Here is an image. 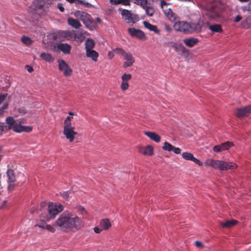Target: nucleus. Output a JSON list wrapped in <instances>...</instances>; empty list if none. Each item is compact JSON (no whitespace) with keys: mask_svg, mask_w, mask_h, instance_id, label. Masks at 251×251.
I'll list each match as a JSON object with an SVG mask.
<instances>
[{"mask_svg":"<svg viewBox=\"0 0 251 251\" xmlns=\"http://www.w3.org/2000/svg\"><path fill=\"white\" fill-rule=\"evenodd\" d=\"M82 222L81 218L75 212L65 211L54 222V226L64 231L75 232L80 228Z\"/></svg>","mask_w":251,"mask_h":251,"instance_id":"nucleus-1","label":"nucleus"},{"mask_svg":"<svg viewBox=\"0 0 251 251\" xmlns=\"http://www.w3.org/2000/svg\"><path fill=\"white\" fill-rule=\"evenodd\" d=\"M6 123L7 126L5 125L2 122H0V135H2L3 131L8 129H12L16 132H21L23 131L30 132L32 130V127L29 126H22V124L25 123V120L24 119H19L15 120L11 116L7 117Z\"/></svg>","mask_w":251,"mask_h":251,"instance_id":"nucleus-2","label":"nucleus"},{"mask_svg":"<svg viewBox=\"0 0 251 251\" xmlns=\"http://www.w3.org/2000/svg\"><path fill=\"white\" fill-rule=\"evenodd\" d=\"M204 164L205 166L212 167L221 171H225L228 169L234 170L237 167V165L234 163L227 162L223 160H215L211 158L207 159Z\"/></svg>","mask_w":251,"mask_h":251,"instance_id":"nucleus-3","label":"nucleus"},{"mask_svg":"<svg viewBox=\"0 0 251 251\" xmlns=\"http://www.w3.org/2000/svg\"><path fill=\"white\" fill-rule=\"evenodd\" d=\"M74 15L79 19L87 28L90 30H94L96 28L97 25L96 21L88 13L84 11L76 10L74 12Z\"/></svg>","mask_w":251,"mask_h":251,"instance_id":"nucleus-4","label":"nucleus"},{"mask_svg":"<svg viewBox=\"0 0 251 251\" xmlns=\"http://www.w3.org/2000/svg\"><path fill=\"white\" fill-rule=\"evenodd\" d=\"M63 210V207L61 204L51 203L48 206L49 215H46V216L42 215V217L46 221L49 222L54 216L57 215L59 212H61Z\"/></svg>","mask_w":251,"mask_h":251,"instance_id":"nucleus-5","label":"nucleus"},{"mask_svg":"<svg viewBox=\"0 0 251 251\" xmlns=\"http://www.w3.org/2000/svg\"><path fill=\"white\" fill-rule=\"evenodd\" d=\"M117 50L119 53L121 54L125 60L123 65L124 68H126L133 65L135 62V59L130 52H126L120 49H117Z\"/></svg>","mask_w":251,"mask_h":251,"instance_id":"nucleus-6","label":"nucleus"},{"mask_svg":"<svg viewBox=\"0 0 251 251\" xmlns=\"http://www.w3.org/2000/svg\"><path fill=\"white\" fill-rule=\"evenodd\" d=\"M57 35L60 39L69 41H76V34L74 30H59Z\"/></svg>","mask_w":251,"mask_h":251,"instance_id":"nucleus-7","label":"nucleus"},{"mask_svg":"<svg viewBox=\"0 0 251 251\" xmlns=\"http://www.w3.org/2000/svg\"><path fill=\"white\" fill-rule=\"evenodd\" d=\"M57 63L59 71L63 73L65 76H70L72 75V69L64 60L61 59H58Z\"/></svg>","mask_w":251,"mask_h":251,"instance_id":"nucleus-8","label":"nucleus"},{"mask_svg":"<svg viewBox=\"0 0 251 251\" xmlns=\"http://www.w3.org/2000/svg\"><path fill=\"white\" fill-rule=\"evenodd\" d=\"M63 134L66 138L69 140L70 142H72L74 140L75 137L77 134V132L75 131L74 126L69 125H64Z\"/></svg>","mask_w":251,"mask_h":251,"instance_id":"nucleus-9","label":"nucleus"},{"mask_svg":"<svg viewBox=\"0 0 251 251\" xmlns=\"http://www.w3.org/2000/svg\"><path fill=\"white\" fill-rule=\"evenodd\" d=\"M189 23L184 21H177L174 25L175 30L185 33H189Z\"/></svg>","mask_w":251,"mask_h":251,"instance_id":"nucleus-10","label":"nucleus"},{"mask_svg":"<svg viewBox=\"0 0 251 251\" xmlns=\"http://www.w3.org/2000/svg\"><path fill=\"white\" fill-rule=\"evenodd\" d=\"M233 144L229 141L222 143L220 145L214 146L213 150L215 152H219L222 151L228 150L230 147L233 146Z\"/></svg>","mask_w":251,"mask_h":251,"instance_id":"nucleus-11","label":"nucleus"},{"mask_svg":"<svg viewBox=\"0 0 251 251\" xmlns=\"http://www.w3.org/2000/svg\"><path fill=\"white\" fill-rule=\"evenodd\" d=\"M121 14L123 18L127 23H134L136 21V16H132L129 11L127 10H123Z\"/></svg>","mask_w":251,"mask_h":251,"instance_id":"nucleus-12","label":"nucleus"},{"mask_svg":"<svg viewBox=\"0 0 251 251\" xmlns=\"http://www.w3.org/2000/svg\"><path fill=\"white\" fill-rule=\"evenodd\" d=\"M251 112V107L249 105L243 108L238 109L236 112V115L238 118H242L248 116Z\"/></svg>","mask_w":251,"mask_h":251,"instance_id":"nucleus-13","label":"nucleus"},{"mask_svg":"<svg viewBox=\"0 0 251 251\" xmlns=\"http://www.w3.org/2000/svg\"><path fill=\"white\" fill-rule=\"evenodd\" d=\"M7 176L8 180V189L9 190H12L14 187V182L15 181V176L13 170L8 169L7 171Z\"/></svg>","mask_w":251,"mask_h":251,"instance_id":"nucleus-14","label":"nucleus"},{"mask_svg":"<svg viewBox=\"0 0 251 251\" xmlns=\"http://www.w3.org/2000/svg\"><path fill=\"white\" fill-rule=\"evenodd\" d=\"M56 47L58 50L62 51L65 54H68L70 53L72 47L67 43L57 44Z\"/></svg>","mask_w":251,"mask_h":251,"instance_id":"nucleus-15","label":"nucleus"},{"mask_svg":"<svg viewBox=\"0 0 251 251\" xmlns=\"http://www.w3.org/2000/svg\"><path fill=\"white\" fill-rule=\"evenodd\" d=\"M182 156L185 160L192 161L200 166L202 165V163L200 160L194 157L193 154L191 153L188 152H183Z\"/></svg>","mask_w":251,"mask_h":251,"instance_id":"nucleus-16","label":"nucleus"},{"mask_svg":"<svg viewBox=\"0 0 251 251\" xmlns=\"http://www.w3.org/2000/svg\"><path fill=\"white\" fill-rule=\"evenodd\" d=\"M165 16L172 23L174 24L179 20V17L171 9H165Z\"/></svg>","mask_w":251,"mask_h":251,"instance_id":"nucleus-17","label":"nucleus"},{"mask_svg":"<svg viewBox=\"0 0 251 251\" xmlns=\"http://www.w3.org/2000/svg\"><path fill=\"white\" fill-rule=\"evenodd\" d=\"M128 32L132 37H136L139 39H142L145 37V34L143 31L134 28H128Z\"/></svg>","mask_w":251,"mask_h":251,"instance_id":"nucleus-18","label":"nucleus"},{"mask_svg":"<svg viewBox=\"0 0 251 251\" xmlns=\"http://www.w3.org/2000/svg\"><path fill=\"white\" fill-rule=\"evenodd\" d=\"M183 41L187 47L192 48L198 44L199 40L196 38L192 37L185 38Z\"/></svg>","mask_w":251,"mask_h":251,"instance_id":"nucleus-19","label":"nucleus"},{"mask_svg":"<svg viewBox=\"0 0 251 251\" xmlns=\"http://www.w3.org/2000/svg\"><path fill=\"white\" fill-rule=\"evenodd\" d=\"M145 134L150 139L154 141L156 143H159L160 141L161 137L157 133L154 132L146 131L144 132Z\"/></svg>","mask_w":251,"mask_h":251,"instance_id":"nucleus-20","label":"nucleus"},{"mask_svg":"<svg viewBox=\"0 0 251 251\" xmlns=\"http://www.w3.org/2000/svg\"><path fill=\"white\" fill-rule=\"evenodd\" d=\"M189 33L199 32L201 30V26L198 23H189Z\"/></svg>","mask_w":251,"mask_h":251,"instance_id":"nucleus-21","label":"nucleus"},{"mask_svg":"<svg viewBox=\"0 0 251 251\" xmlns=\"http://www.w3.org/2000/svg\"><path fill=\"white\" fill-rule=\"evenodd\" d=\"M67 23L69 25L76 29L81 26V24L78 20L72 18H68Z\"/></svg>","mask_w":251,"mask_h":251,"instance_id":"nucleus-22","label":"nucleus"},{"mask_svg":"<svg viewBox=\"0 0 251 251\" xmlns=\"http://www.w3.org/2000/svg\"><path fill=\"white\" fill-rule=\"evenodd\" d=\"M86 55L87 57L91 58L93 61H97L99 53L93 49L86 50Z\"/></svg>","mask_w":251,"mask_h":251,"instance_id":"nucleus-23","label":"nucleus"},{"mask_svg":"<svg viewBox=\"0 0 251 251\" xmlns=\"http://www.w3.org/2000/svg\"><path fill=\"white\" fill-rule=\"evenodd\" d=\"M140 152L144 155H151L153 153V148L151 146H148L146 147L141 148Z\"/></svg>","mask_w":251,"mask_h":251,"instance_id":"nucleus-24","label":"nucleus"},{"mask_svg":"<svg viewBox=\"0 0 251 251\" xmlns=\"http://www.w3.org/2000/svg\"><path fill=\"white\" fill-rule=\"evenodd\" d=\"M208 15L210 18H216L220 16L219 10L214 6H212L209 10Z\"/></svg>","mask_w":251,"mask_h":251,"instance_id":"nucleus-25","label":"nucleus"},{"mask_svg":"<svg viewBox=\"0 0 251 251\" xmlns=\"http://www.w3.org/2000/svg\"><path fill=\"white\" fill-rule=\"evenodd\" d=\"M111 226V224L108 219H103L100 220V226L103 230H107Z\"/></svg>","mask_w":251,"mask_h":251,"instance_id":"nucleus-26","label":"nucleus"},{"mask_svg":"<svg viewBox=\"0 0 251 251\" xmlns=\"http://www.w3.org/2000/svg\"><path fill=\"white\" fill-rule=\"evenodd\" d=\"M143 25L144 26L150 30V31H152L154 32L155 33H158L159 30L156 25H151L149 22L147 21H144L143 22Z\"/></svg>","mask_w":251,"mask_h":251,"instance_id":"nucleus-27","label":"nucleus"},{"mask_svg":"<svg viewBox=\"0 0 251 251\" xmlns=\"http://www.w3.org/2000/svg\"><path fill=\"white\" fill-rule=\"evenodd\" d=\"M237 223V221L235 220H231L229 221H226L225 222H221L220 225L223 227L230 228L235 226Z\"/></svg>","mask_w":251,"mask_h":251,"instance_id":"nucleus-28","label":"nucleus"},{"mask_svg":"<svg viewBox=\"0 0 251 251\" xmlns=\"http://www.w3.org/2000/svg\"><path fill=\"white\" fill-rule=\"evenodd\" d=\"M209 29L213 33L218 32L221 33L223 31L221 25L220 24H213L209 26Z\"/></svg>","mask_w":251,"mask_h":251,"instance_id":"nucleus-29","label":"nucleus"},{"mask_svg":"<svg viewBox=\"0 0 251 251\" xmlns=\"http://www.w3.org/2000/svg\"><path fill=\"white\" fill-rule=\"evenodd\" d=\"M95 42L92 39L88 38L86 40L85 43V50H89L93 49L95 47Z\"/></svg>","mask_w":251,"mask_h":251,"instance_id":"nucleus-30","label":"nucleus"},{"mask_svg":"<svg viewBox=\"0 0 251 251\" xmlns=\"http://www.w3.org/2000/svg\"><path fill=\"white\" fill-rule=\"evenodd\" d=\"M40 57L44 60L48 62H51L54 60V58L51 54L48 53L43 52L41 54Z\"/></svg>","mask_w":251,"mask_h":251,"instance_id":"nucleus-31","label":"nucleus"},{"mask_svg":"<svg viewBox=\"0 0 251 251\" xmlns=\"http://www.w3.org/2000/svg\"><path fill=\"white\" fill-rule=\"evenodd\" d=\"M22 42L26 46H29L31 45L33 43V41L28 37L23 36L21 38Z\"/></svg>","mask_w":251,"mask_h":251,"instance_id":"nucleus-32","label":"nucleus"},{"mask_svg":"<svg viewBox=\"0 0 251 251\" xmlns=\"http://www.w3.org/2000/svg\"><path fill=\"white\" fill-rule=\"evenodd\" d=\"M251 24V19L250 17L246 18L242 22V26L244 28H248Z\"/></svg>","mask_w":251,"mask_h":251,"instance_id":"nucleus-33","label":"nucleus"},{"mask_svg":"<svg viewBox=\"0 0 251 251\" xmlns=\"http://www.w3.org/2000/svg\"><path fill=\"white\" fill-rule=\"evenodd\" d=\"M174 146L172 145L168 142H165L164 143L163 146H162V149L164 151H173V148Z\"/></svg>","mask_w":251,"mask_h":251,"instance_id":"nucleus-34","label":"nucleus"},{"mask_svg":"<svg viewBox=\"0 0 251 251\" xmlns=\"http://www.w3.org/2000/svg\"><path fill=\"white\" fill-rule=\"evenodd\" d=\"M170 3L166 2L164 0H160V6L162 9L164 14H165V9H171L169 7Z\"/></svg>","mask_w":251,"mask_h":251,"instance_id":"nucleus-35","label":"nucleus"},{"mask_svg":"<svg viewBox=\"0 0 251 251\" xmlns=\"http://www.w3.org/2000/svg\"><path fill=\"white\" fill-rule=\"evenodd\" d=\"M146 11V14L149 16H152L154 12V9L152 7L148 6L144 9Z\"/></svg>","mask_w":251,"mask_h":251,"instance_id":"nucleus-36","label":"nucleus"},{"mask_svg":"<svg viewBox=\"0 0 251 251\" xmlns=\"http://www.w3.org/2000/svg\"><path fill=\"white\" fill-rule=\"evenodd\" d=\"M76 4H81L82 5H84L86 7H90L92 6L91 4L89 3V2H87L84 0H76Z\"/></svg>","mask_w":251,"mask_h":251,"instance_id":"nucleus-37","label":"nucleus"},{"mask_svg":"<svg viewBox=\"0 0 251 251\" xmlns=\"http://www.w3.org/2000/svg\"><path fill=\"white\" fill-rule=\"evenodd\" d=\"M135 3L141 5L143 9H145L148 6V0H139Z\"/></svg>","mask_w":251,"mask_h":251,"instance_id":"nucleus-38","label":"nucleus"},{"mask_svg":"<svg viewBox=\"0 0 251 251\" xmlns=\"http://www.w3.org/2000/svg\"><path fill=\"white\" fill-rule=\"evenodd\" d=\"M129 87V84L127 81H122L121 84V88L122 90L125 91L127 90Z\"/></svg>","mask_w":251,"mask_h":251,"instance_id":"nucleus-39","label":"nucleus"},{"mask_svg":"<svg viewBox=\"0 0 251 251\" xmlns=\"http://www.w3.org/2000/svg\"><path fill=\"white\" fill-rule=\"evenodd\" d=\"M131 78V75L130 74H124L122 76V80L123 81H127L130 80Z\"/></svg>","mask_w":251,"mask_h":251,"instance_id":"nucleus-40","label":"nucleus"},{"mask_svg":"<svg viewBox=\"0 0 251 251\" xmlns=\"http://www.w3.org/2000/svg\"><path fill=\"white\" fill-rule=\"evenodd\" d=\"M8 107V103L5 102L3 104L2 106L0 108V117H2L3 114V110L7 109Z\"/></svg>","mask_w":251,"mask_h":251,"instance_id":"nucleus-41","label":"nucleus"},{"mask_svg":"<svg viewBox=\"0 0 251 251\" xmlns=\"http://www.w3.org/2000/svg\"><path fill=\"white\" fill-rule=\"evenodd\" d=\"M72 119H73L72 116H68L65 120L64 125L72 126V123L71 122Z\"/></svg>","mask_w":251,"mask_h":251,"instance_id":"nucleus-42","label":"nucleus"},{"mask_svg":"<svg viewBox=\"0 0 251 251\" xmlns=\"http://www.w3.org/2000/svg\"><path fill=\"white\" fill-rule=\"evenodd\" d=\"M45 229H47L48 230L50 231V232L52 233H54L55 231V228L54 227H53L51 225H46V227Z\"/></svg>","mask_w":251,"mask_h":251,"instance_id":"nucleus-43","label":"nucleus"},{"mask_svg":"<svg viewBox=\"0 0 251 251\" xmlns=\"http://www.w3.org/2000/svg\"><path fill=\"white\" fill-rule=\"evenodd\" d=\"M7 97V93L0 94V105L4 101Z\"/></svg>","mask_w":251,"mask_h":251,"instance_id":"nucleus-44","label":"nucleus"},{"mask_svg":"<svg viewBox=\"0 0 251 251\" xmlns=\"http://www.w3.org/2000/svg\"><path fill=\"white\" fill-rule=\"evenodd\" d=\"M84 38L85 36L81 34V33L80 32L77 36L76 35V40L80 42H82L83 41Z\"/></svg>","mask_w":251,"mask_h":251,"instance_id":"nucleus-45","label":"nucleus"},{"mask_svg":"<svg viewBox=\"0 0 251 251\" xmlns=\"http://www.w3.org/2000/svg\"><path fill=\"white\" fill-rule=\"evenodd\" d=\"M77 209L80 212V214L82 215H84V214H85L86 213V211L85 208L81 206H78Z\"/></svg>","mask_w":251,"mask_h":251,"instance_id":"nucleus-46","label":"nucleus"},{"mask_svg":"<svg viewBox=\"0 0 251 251\" xmlns=\"http://www.w3.org/2000/svg\"><path fill=\"white\" fill-rule=\"evenodd\" d=\"M176 154H179L181 152V150L179 148L174 147L173 151Z\"/></svg>","mask_w":251,"mask_h":251,"instance_id":"nucleus-47","label":"nucleus"},{"mask_svg":"<svg viewBox=\"0 0 251 251\" xmlns=\"http://www.w3.org/2000/svg\"><path fill=\"white\" fill-rule=\"evenodd\" d=\"M120 4L124 5H129L130 4L129 0H120Z\"/></svg>","mask_w":251,"mask_h":251,"instance_id":"nucleus-48","label":"nucleus"},{"mask_svg":"<svg viewBox=\"0 0 251 251\" xmlns=\"http://www.w3.org/2000/svg\"><path fill=\"white\" fill-rule=\"evenodd\" d=\"M94 231L97 233H100L101 232L102 230L103 229L101 228V227L100 226L98 227H95L94 228Z\"/></svg>","mask_w":251,"mask_h":251,"instance_id":"nucleus-49","label":"nucleus"},{"mask_svg":"<svg viewBox=\"0 0 251 251\" xmlns=\"http://www.w3.org/2000/svg\"><path fill=\"white\" fill-rule=\"evenodd\" d=\"M57 8L59 9V10L63 12L64 11V8L63 6V4L61 3H58Z\"/></svg>","mask_w":251,"mask_h":251,"instance_id":"nucleus-50","label":"nucleus"},{"mask_svg":"<svg viewBox=\"0 0 251 251\" xmlns=\"http://www.w3.org/2000/svg\"><path fill=\"white\" fill-rule=\"evenodd\" d=\"M110 2L111 4H120V0H110Z\"/></svg>","mask_w":251,"mask_h":251,"instance_id":"nucleus-51","label":"nucleus"},{"mask_svg":"<svg viewBox=\"0 0 251 251\" xmlns=\"http://www.w3.org/2000/svg\"><path fill=\"white\" fill-rule=\"evenodd\" d=\"M7 203V201L4 200L3 201L1 205H0V209H3L5 207Z\"/></svg>","mask_w":251,"mask_h":251,"instance_id":"nucleus-52","label":"nucleus"},{"mask_svg":"<svg viewBox=\"0 0 251 251\" xmlns=\"http://www.w3.org/2000/svg\"><path fill=\"white\" fill-rule=\"evenodd\" d=\"M46 224L45 223H44L43 222H41L39 224H38V225H37L36 226H38L39 227L45 229V228L46 227Z\"/></svg>","mask_w":251,"mask_h":251,"instance_id":"nucleus-53","label":"nucleus"},{"mask_svg":"<svg viewBox=\"0 0 251 251\" xmlns=\"http://www.w3.org/2000/svg\"><path fill=\"white\" fill-rule=\"evenodd\" d=\"M165 29L169 31V32H170L171 31H172V28L171 27V26L170 25H165Z\"/></svg>","mask_w":251,"mask_h":251,"instance_id":"nucleus-54","label":"nucleus"},{"mask_svg":"<svg viewBox=\"0 0 251 251\" xmlns=\"http://www.w3.org/2000/svg\"><path fill=\"white\" fill-rule=\"evenodd\" d=\"M195 244H196V246L197 247H202V244L201 242H200V241H196L195 242Z\"/></svg>","mask_w":251,"mask_h":251,"instance_id":"nucleus-55","label":"nucleus"},{"mask_svg":"<svg viewBox=\"0 0 251 251\" xmlns=\"http://www.w3.org/2000/svg\"><path fill=\"white\" fill-rule=\"evenodd\" d=\"M241 20V17L240 16L238 15V16H237L235 18V19H234V21L235 22H239V21H240Z\"/></svg>","mask_w":251,"mask_h":251,"instance_id":"nucleus-56","label":"nucleus"},{"mask_svg":"<svg viewBox=\"0 0 251 251\" xmlns=\"http://www.w3.org/2000/svg\"><path fill=\"white\" fill-rule=\"evenodd\" d=\"M80 33H81V34H82L84 36H85V35H88L89 34V33L86 31L83 30H81L80 31Z\"/></svg>","mask_w":251,"mask_h":251,"instance_id":"nucleus-57","label":"nucleus"},{"mask_svg":"<svg viewBox=\"0 0 251 251\" xmlns=\"http://www.w3.org/2000/svg\"><path fill=\"white\" fill-rule=\"evenodd\" d=\"M26 68L28 72L30 73L33 71V69L31 67H29V66H26Z\"/></svg>","mask_w":251,"mask_h":251,"instance_id":"nucleus-58","label":"nucleus"},{"mask_svg":"<svg viewBox=\"0 0 251 251\" xmlns=\"http://www.w3.org/2000/svg\"><path fill=\"white\" fill-rule=\"evenodd\" d=\"M46 206V203L45 202H42L41 203V211H42L43 210V208L44 207H45Z\"/></svg>","mask_w":251,"mask_h":251,"instance_id":"nucleus-59","label":"nucleus"},{"mask_svg":"<svg viewBox=\"0 0 251 251\" xmlns=\"http://www.w3.org/2000/svg\"><path fill=\"white\" fill-rule=\"evenodd\" d=\"M242 9L243 11H249V9H250V6H243L242 7Z\"/></svg>","mask_w":251,"mask_h":251,"instance_id":"nucleus-60","label":"nucleus"},{"mask_svg":"<svg viewBox=\"0 0 251 251\" xmlns=\"http://www.w3.org/2000/svg\"><path fill=\"white\" fill-rule=\"evenodd\" d=\"M69 195H70V192H66L64 193V196L66 198H68L69 197Z\"/></svg>","mask_w":251,"mask_h":251,"instance_id":"nucleus-61","label":"nucleus"},{"mask_svg":"<svg viewBox=\"0 0 251 251\" xmlns=\"http://www.w3.org/2000/svg\"><path fill=\"white\" fill-rule=\"evenodd\" d=\"M67 1L69 2L70 3H73L74 2H76V0H66Z\"/></svg>","mask_w":251,"mask_h":251,"instance_id":"nucleus-62","label":"nucleus"},{"mask_svg":"<svg viewBox=\"0 0 251 251\" xmlns=\"http://www.w3.org/2000/svg\"><path fill=\"white\" fill-rule=\"evenodd\" d=\"M96 21H97V22H96V23H100V21H101L100 19L99 18H97L96 19Z\"/></svg>","mask_w":251,"mask_h":251,"instance_id":"nucleus-63","label":"nucleus"},{"mask_svg":"<svg viewBox=\"0 0 251 251\" xmlns=\"http://www.w3.org/2000/svg\"><path fill=\"white\" fill-rule=\"evenodd\" d=\"M69 116H73V115H74V113L73 112H70L69 113Z\"/></svg>","mask_w":251,"mask_h":251,"instance_id":"nucleus-64","label":"nucleus"}]
</instances>
